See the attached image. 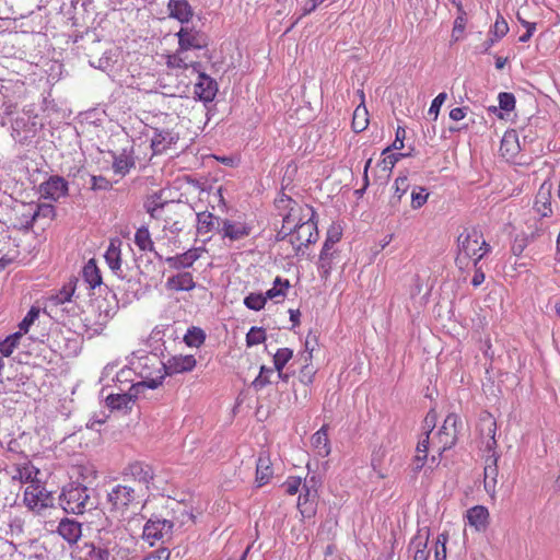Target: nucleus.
Returning <instances> with one entry per match:
<instances>
[{"mask_svg": "<svg viewBox=\"0 0 560 560\" xmlns=\"http://www.w3.org/2000/svg\"><path fill=\"white\" fill-rule=\"evenodd\" d=\"M174 523L159 517H151L147 521L142 530V539L151 547L158 542L164 544L172 537Z\"/></svg>", "mask_w": 560, "mask_h": 560, "instance_id": "7", "label": "nucleus"}, {"mask_svg": "<svg viewBox=\"0 0 560 560\" xmlns=\"http://www.w3.org/2000/svg\"><path fill=\"white\" fill-rule=\"evenodd\" d=\"M163 376L160 378H151L131 385L128 393L110 394L106 397V404L110 409L122 410L130 409L131 402L142 393L145 388H156L162 384Z\"/></svg>", "mask_w": 560, "mask_h": 560, "instance_id": "6", "label": "nucleus"}, {"mask_svg": "<svg viewBox=\"0 0 560 560\" xmlns=\"http://www.w3.org/2000/svg\"><path fill=\"white\" fill-rule=\"evenodd\" d=\"M520 149L517 136L515 131H506L503 135L500 145V152L503 156L513 158L517 154Z\"/></svg>", "mask_w": 560, "mask_h": 560, "instance_id": "32", "label": "nucleus"}, {"mask_svg": "<svg viewBox=\"0 0 560 560\" xmlns=\"http://www.w3.org/2000/svg\"><path fill=\"white\" fill-rule=\"evenodd\" d=\"M405 156H407L406 153H386L385 155H383V159L380 162V166H382L383 171L390 174L396 163Z\"/></svg>", "mask_w": 560, "mask_h": 560, "instance_id": "51", "label": "nucleus"}, {"mask_svg": "<svg viewBox=\"0 0 560 560\" xmlns=\"http://www.w3.org/2000/svg\"><path fill=\"white\" fill-rule=\"evenodd\" d=\"M302 479L300 477L291 476L284 481L283 487L289 495H294L300 491Z\"/></svg>", "mask_w": 560, "mask_h": 560, "instance_id": "60", "label": "nucleus"}, {"mask_svg": "<svg viewBox=\"0 0 560 560\" xmlns=\"http://www.w3.org/2000/svg\"><path fill=\"white\" fill-rule=\"evenodd\" d=\"M500 108L511 112L515 107V97L512 93L502 92L498 96Z\"/></svg>", "mask_w": 560, "mask_h": 560, "instance_id": "59", "label": "nucleus"}, {"mask_svg": "<svg viewBox=\"0 0 560 560\" xmlns=\"http://www.w3.org/2000/svg\"><path fill=\"white\" fill-rule=\"evenodd\" d=\"M447 98V94L445 92H442L438 94L434 100L431 103V106L429 108V114L434 116V119H436L441 106L444 104L445 100Z\"/></svg>", "mask_w": 560, "mask_h": 560, "instance_id": "61", "label": "nucleus"}, {"mask_svg": "<svg viewBox=\"0 0 560 560\" xmlns=\"http://www.w3.org/2000/svg\"><path fill=\"white\" fill-rule=\"evenodd\" d=\"M328 424H323L311 438V445L319 457H327L331 452L330 440L328 436Z\"/></svg>", "mask_w": 560, "mask_h": 560, "instance_id": "21", "label": "nucleus"}, {"mask_svg": "<svg viewBox=\"0 0 560 560\" xmlns=\"http://www.w3.org/2000/svg\"><path fill=\"white\" fill-rule=\"evenodd\" d=\"M121 241L119 238H112L109 245L104 254L106 264L113 271L120 270L121 267Z\"/></svg>", "mask_w": 560, "mask_h": 560, "instance_id": "28", "label": "nucleus"}, {"mask_svg": "<svg viewBox=\"0 0 560 560\" xmlns=\"http://www.w3.org/2000/svg\"><path fill=\"white\" fill-rule=\"evenodd\" d=\"M334 255L335 252L332 247L328 244H324L319 255V268L323 269L325 273H328L331 269Z\"/></svg>", "mask_w": 560, "mask_h": 560, "instance_id": "48", "label": "nucleus"}, {"mask_svg": "<svg viewBox=\"0 0 560 560\" xmlns=\"http://www.w3.org/2000/svg\"><path fill=\"white\" fill-rule=\"evenodd\" d=\"M509 32V25L505 19L499 14L495 19V22L491 28V33L494 37L493 40H499L503 38Z\"/></svg>", "mask_w": 560, "mask_h": 560, "instance_id": "50", "label": "nucleus"}, {"mask_svg": "<svg viewBox=\"0 0 560 560\" xmlns=\"http://www.w3.org/2000/svg\"><path fill=\"white\" fill-rule=\"evenodd\" d=\"M107 498L115 511L124 512L136 500V491L129 486L117 485L108 492Z\"/></svg>", "mask_w": 560, "mask_h": 560, "instance_id": "9", "label": "nucleus"}, {"mask_svg": "<svg viewBox=\"0 0 560 560\" xmlns=\"http://www.w3.org/2000/svg\"><path fill=\"white\" fill-rule=\"evenodd\" d=\"M406 139V130L404 127L398 126L396 129L395 140L390 147L383 150L382 155H385L390 150H401L404 148V141Z\"/></svg>", "mask_w": 560, "mask_h": 560, "instance_id": "55", "label": "nucleus"}, {"mask_svg": "<svg viewBox=\"0 0 560 560\" xmlns=\"http://www.w3.org/2000/svg\"><path fill=\"white\" fill-rule=\"evenodd\" d=\"M221 232L223 237L235 242L248 237L253 232V226L246 221L225 219L222 221Z\"/></svg>", "mask_w": 560, "mask_h": 560, "instance_id": "10", "label": "nucleus"}, {"mask_svg": "<svg viewBox=\"0 0 560 560\" xmlns=\"http://www.w3.org/2000/svg\"><path fill=\"white\" fill-rule=\"evenodd\" d=\"M448 541V535L442 533L438 536L434 549V560H446V544Z\"/></svg>", "mask_w": 560, "mask_h": 560, "instance_id": "52", "label": "nucleus"}, {"mask_svg": "<svg viewBox=\"0 0 560 560\" xmlns=\"http://www.w3.org/2000/svg\"><path fill=\"white\" fill-rule=\"evenodd\" d=\"M178 49L200 51L207 46L202 34L188 27H182L177 33Z\"/></svg>", "mask_w": 560, "mask_h": 560, "instance_id": "11", "label": "nucleus"}, {"mask_svg": "<svg viewBox=\"0 0 560 560\" xmlns=\"http://www.w3.org/2000/svg\"><path fill=\"white\" fill-rule=\"evenodd\" d=\"M21 337L22 334L20 331L7 337L5 340L0 342V353L4 357L11 355L14 349L16 348Z\"/></svg>", "mask_w": 560, "mask_h": 560, "instance_id": "47", "label": "nucleus"}, {"mask_svg": "<svg viewBox=\"0 0 560 560\" xmlns=\"http://www.w3.org/2000/svg\"><path fill=\"white\" fill-rule=\"evenodd\" d=\"M436 418V412L434 410H430L427 413L423 425L425 432L420 435L416 447L419 453H429V450H432V429L435 427Z\"/></svg>", "mask_w": 560, "mask_h": 560, "instance_id": "24", "label": "nucleus"}, {"mask_svg": "<svg viewBox=\"0 0 560 560\" xmlns=\"http://www.w3.org/2000/svg\"><path fill=\"white\" fill-rule=\"evenodd\" d=\"M312 360V351L305 355V364L302 366L300 373H299V380L305 384L311 385L314 382V377L316 374V369L312 363H310Z\"/></svg>", "mask_w": 560, "mask_h": 560, "instance_id": "42", "label": "nucleus"}, {"mask_svg": "<svg viewBox=\"0 0 560 560\" xmlns=\"http://www.w3.org/2000/svg\"><path fill=\"white\" fill-rule=\"evenodd\" d=\"M199 51L177 49L176 52L168 55L166 58V65L168 68H191L194 72L198 73L202 71Z\"/></svg>", "mask_w": 560, "mask_h": 560, "instance_id": "8", "label": "nucleus"}, {"mask_svg": "<svg viewBox=\"0 0 560 560\" xmlns=\"http://www.w3.org/2000/svg\"><path fill=\"white\" fill-rule=\"evenodd\" d=\"M172 207H174L173 202H164L150 208L148 211L152 218L165 220V214Z\"/></svg>", "mask_w": 560, "mask_h": 560, "instance_id": "58", "label": "nucleus"}, {"mask_svg": "<svg viewBox=\"0 0 560 560\" xmlns=\"http://www.w3.org/2000/svg\"><path fill=\"white\" fill-rule=\"evenodd\" d=\"M459 424V416L452 412L446 416L443 424L436 431L432 430V452H436L439 458L455 445Z\"/></svg>", "mask_w": 560, "mask_h": 560, "instance_id": "4", "label": "nucleus"}, {"mask_svg": "<svg viewBox=\"0 0 560 560\" xmlns=\"http://www.w3.org/2000/svg\"><path fill=\"white\" fill-rule=\"evenodd\" d=\"M390 451H394V447L389 440L387 442H382L373 450L371 465L374 470H381L383 468L384 460Z\"/></svg>", "mask_w": 560, "mask_h": 560, "instance_id": "33", "label": "nucleus"}, {"mask_svg": "<svg viewBox=\"0 0 560 560\" xmlns=\"http://www.w3.org/2000/svg\"><path fill=\"white\" fill-rule=\"evenodd\" d=\"M170 16L180 23H187L192 19L194 10L188 0H170L167 4Z\"/></svg>", "mask_w": 560, "mask_h": 560, "instance_id": "26", "label": "nucleus"}, {"mask_svg": "<svg viewBox=\"0 0 560 560\" xmlns=\"http://www.w3.org/2000/svg\"><path fill=\"white\" fill-rule=\"evenodd\" d=\"M273 476L272 463L269 454L260 453L256 464L255 482L257 487L267 485Z\"/></svg>", "mask_w": 560, "mask_h": 560, "instance_id": "23", "label": "nucleus"}, {"mask_svg": "<svg viewBox=\"0 0 560 560\" xmlns=\"http://www.w3.org/2000/svg\"><path fill=\"white\" fill-rule=\"evenodd\" d=\"M129 471L132 478L139 483L144 485L147 489L154 479L153 468L143 463L137 462L129 465Z\"/></svg>", "mask_w": 560, "mask_h": 560, "instance_id": "27", "label": "nucleus"}, {"mask_svg": "<svg viewBox=\"0 0 560 560\" xmlns=\"http://www.w3.org/2000/svg\"><path fill=\"white\" fill-rule=\"evenodd\" d=\"M292 357L293 351L289 348H280L277 350L273 355V369L278 372L277 376H282V370Z\"/></svg>", "mask_w": 560, "mask_h": 560, "instance_id": "41", "label": "nucleus"}, {"mask_svg": "<svg viewBox=\"0 0 560 560\" xmlns=\"http://www.w3.org/2000/svg\"><path fill=\"white\" fill-rule=\"evenodd\" d=\"M197 361L192 354L174 355L164 364L167 374L190 372L196 368Z\"/></svg>", "mask_w": 560, "mask_h": 560, "instance_id": "20", "label": "nucleus"}, {"mask_svg": "<svg viewBox=\"0 0 560 560\" xmlns=\"http://www.w3.org/2000/svg\"><path fill=\"white\" fill-rule=\"evenodd\" d=\"M485 278H486V276H485L483 271L481 270V268L475 267V275L471 279V284L474 287H478L485 281Z\"/></svg>", "mask_w": 560, "mask_h": 560, "instance_id": "64", "label": "nucleus"}, {"mask_svg": "<svg viewBox=\"0 0 560 560\" xmlns=\"http://www.w3.org/2000/svg\"><path fill=\"white\" fill-rule=\"evenodd\" d=\"M266 340V331L261 327H252L246 335L247 347L258 346Z\"/></svg>", "mask_w": 560, "mask_h": 560, "instance_id": "49", "label": "nucleus"}, {"mask_svg": "<svg viewBox=\"0 0 560 560\" xmlns=\"http://www.w3.org/2000/svg\"><path fill=\"white\" fill-rule=\"evenodd\" d=\"M203 252V247H192L183 254L167 257L165 261L172 269H187L190 268L201 257Z\"/></svg>", "mask_w": 560, "mask_h": 560, "instance_id": "14", "label": "nucleus"}, {"mask_svg": "<svg viewBox=\"0 0 560 560\" xmlns=\"http://www.w3.org/2000/svg\"><path fill=\"white\" fill-rule=\"evenodd\" d=\"M395 192L394 197L397 198V201H400L402 196L407 192L409 188V180L407 176H398L395 179L394 184Z\"/></svg>", "mask_w": 560, "mask_h": 560, "instance_id": "56", "label": "nucleus"}, {"mask_svg": "<svg viewBox=\"0 0 560 560\" xmlns=\"http://www.w3.org/2000/svg\"><path fill=\"white\" fill-rule=\"evenodd\" d=\"M429 192L427 188L422 186L415 187L411 191V208L420 209L428 201Z\"/></svg>", "mask_w": 560, "mask_h": 560, "instance_id": "46", "label": "nucleus"}, {"mask_svg": "<svg viewBox=\"0 0 560 560\" xmlns=\"http://www.w3.org/2000/svg\"><path fill=\"white\" fill-rule=\"evenodd\" d=\"M369 126V112L364 104H360L353 112L352 129L354 132H362Z\"/></svg>", "mask_w": 560, "mask_h": 560, "instance_id": "35", "label": "nucleus"}, {"mask_svg": "<svg viewBox=\"0 0 560 560\" xmlns=\"http://www.w3.org/2000/svg\"><path fill=\"white\" fill-rule=\"evenodd\" d=\"M82 276L91 289H95L102 284L101 271L94 258L90 259L83 267Z\"/></svg>", "mask_w": 560, "mask_h": 560, "instance_id": "31", "label": "nucleus"}, {"mask_svg": "<svg viewBox=\"0 0 560 560\" xmlns=\"http://www.w3.org/2000/svg\"><path fill=\"white\" fill-rule=\"evenodd\" d=\"M77 474V483L86 486L92 485L97 479V470L92 464H81L74 467Z\"/></svg>", "mask_w": 560, "mask_h": 560, "instance_id": "30", "label": "nucleus"}, {"mask_svg": "<svg viewBox=\"0 0 560 560\" xmlns=\"http://www.w3.org/2000/svg\"><path fill=\"white\" fill-rule=\"evenodd\" d=\"M135 166L133 159L126 154L121 153L115 156L113 162V170L116 174L125 176L129 171Z\"/></svg>", "mask_w": 560, "mask_h": 560, "instance_id": "37", "label": "nucleus"}, {"mask_svg": "<svg viewBox=\"0 0 560 560\" xmlns=\"http://www.w3.org/2000/svg\"><path fill=\"white\" fill-rule=\"evenodd\" d=\"M215 224V217L208 211L197 213V233L199 235H208L212 232Z\"/></svg>", "mask_w": 560, "mask_h": 560, "instance_id": "34", "label": "nucleus"}, {"mask_svg": "<svg viewBox=\"0 0 560 560\" xmlns=\"http://www.w3.org/2000/svg\"><path fill=\"white\" fill-rule=\"evenodd\" d=\"M273 375H275L273 368H268V366L261 365L258 376L252 382V387L257 392L261 390L267 385L272 383Z\"/></svg>", "mask_w": 560, "mask_h": 560, "instance_id": "38", "label": "nucleus"}, {"mask_svg": "<svg viewBox=\"0 0 560 560\" xmlns=\"http://www.w3.org/2000/svg\"><path fill=\"white\" fill-rule=\"evenodd\" d=\"M342 237V228L339 224H332L327 231V237L324 244H328L331 247L338 243Z\"/></svg>", "mask_w": 560, "mask_h": 560, "instance_id": "57", "label": "nucleus"}, {"mask_svg": "<svg viewBox=\"0 0 560 560\" xmlns=\"http://www.w3.org/2000/svg\"><path fill=\"white\" fill-rule=\"evenodd\" d=\"M288 207L278 238L292 246V255H299L318 238L316 212L310 205H300L291 198H288Z\"/></svg>", "mask_w": 560, "mask_h": 560, "instance_id": "1", "label": "nucleus"}, {"mask_svg": "<svg viewBox=\"0 0 560 560\" xmlns=\"http://www.w3.org/2000/svg\"><path fill=\"white\" fill-rule=\"evenodd\" d=\"M465 116H466L465 107H455V108H452L450 112V118L455 121L464 119Z\"/></svg>", "mask_w": 560, "mask_h": 560, "instance_id": "63", "label": "nucleus"}, {"mask_svg": "<svg viewBox=\"0 0 560 560\" xmlns=\"http://www.w3.org/2000/svg\"><path fill=\"white\" fill-rule=\"evenodd\" d=\"M38 469L31 463H24L16 468V474L13 476L14 479H19L21 482H33Z\"/></svg>", "mask_w": 560, "mask_h": 560, "instance_id": "40", "label": "nucleus"}, {"mask_svg": "<svg viewBox=\"0 0 560 560\" xmlns=\"http://www.w3.org/2000/svg\"><path fill=\"white\" fill-rule=\"evenodd\" d=\"M135 243L142 252H153L154 243L151 238L149 230L144 226L139 228L135 234Z\"/></svg>", "mask_w": 560, "mask_h": 560, "instance_id": "36", "label": "nucleus"}, {"mask_svg": "<svg viewBox=\"0 0 560 560\" xmlns=\"http://www.w3.org/2000/svg\"><path fill=\"white\" fill-rule=\"evenodd\" d=\"M39 215L52 218L55 215V208L51 205H39L36 207L32 220L35 221Z\"/></svg>", "mask_w": 560, "mask_h": 560, "instance_id": "62", "label": "nucleus"}, {"mask_svg": "<svg viewBox=\"0 0 560 560\" xmlns=\"http://www.w3.org/2000/svg\"><path fill=\"white\" fill-rule=\"evenodd\" d=\"M39 192L45 199L57 201L68 194V183L60 176H51L40 184Z\"/></svg>", "mask_w": 560, "mask_h": 560, "instance_id": "12", "label": "nucleus"}, {"mask_svg": "<svg viewBox=\"0 0 560 560\" xmlns=\"http://www.w3.org/2000/svg\"><path fill=\"white\" fill-rule=\"evenodd\" d=\"M429 460V453H419V451L416 450V454L411 459L410 468L411 471L417 475L419 474L423 467L425 466L427 462Z\"/></svg>", "mask_w": 560, "mask_h": 560, "instance_id": "54", "label": "nucleus"}, {"mask_svg": "<svg viewBox=\"0 0 560 560\" xmlns=\"http://www.w3.org/2000/svg\"><path fill=\"white\" fill-rule=\"evenodd\" d=\"M196 282L191 272L183 271L167 278L165 288L170 292H189L194 290Z\"/></svg>", "mask_w": 560, "mask_h": 560, "instance_id": "19", "label": "nucleus"}, {"mask_svg": "<svg viewBox=\"0 0 560 560\" xmlns=\"http://www.w3.org/2000/svg\"><path fill=\"white\" fill-rule=\"evenodd\" d=\"M458 253L456 264L459 268H467L469 262L477 267L478 262L490 252L481 231L477 229L464 230L458 238Z\"/></svg>", "mask_w": 560, "mask_h": 560, "instance_id": "3", "label": "nucleus"}, {"mask_svg": "<svg viewBox=\"0 0 560 560\" xmlns=\"http://www.w3.org/2000/svg\"><path fill=\"white\" fill-rule=\"evenodd\" d=\"M466 24H467V14H466L465 10L457 11V16L454 21V25H453V30H452V39L454 42H458L462 38L463 33L466 28Z\"/></svg>", "mask_w": 560, "mask_h": 560, "instance_id": "44", "label": "nucleus"}, {"mask_svg": "<svg viewBox=\"0 0 560 560\" xmlns=\"http://www.w3.org/2000/svg\"><path fill=\"white\" fill-rule=\"evenodd\" d=\"M267 303L266 294L261 293H249L244 299V304L247 308L253 311H260L265 307Z\"/></svg>", "mask_w": 560, "mask_h": 560, "instance_id": "45", "label": "nucleus"}, {"mask_svg": "<svg viewBox=\"0 0 560 560\" xmlns=\"http://www.w3.org/2000/svg\"><path fill=\"white\" fill-rule=\"evenodd\" d=\"M24 502L31 510H42L46 506L43 491L38 486L30 485L24 491Z\"/></svg>", "mask_w": 560, "mask_h": 560, "instance_id": "29", "label": "nucleus"}, {"mask_svg": "<svg viewBox=\"0 0 560 560\" xmlns=\"http://www.w3.org/2000/svg\"><path fill=\"white\" fill-rule=\"evenodd\" d=\"M467 520L477 532L486 530L489 525V511L483 505H475L467 511Z\"/></svg>", "mask_w": 560, "mask_h": 560, "instance_id": "25", "label": "nucleus"}, {"mask_svg": "<svg viewBox=\"0 0 560 560\" xmlns=\"http://www.w3.org/2000/svg\"><path fill=\"white\" fill-rule=\"evenodd\" d=\"M551 189L552 184L549 182H544L536 195L534 208L536 212L542 217H550L552 214L551 207Z\"/></svg>", "mask_w": 560, "mask_h": 560, "instance_id": "17", "label": "nucleus"}, {"mask_svg": "<svg viewBox=\"0 0 560 560\" xmlns=\"http://www.w3.org/2000/svg\"><path fill=\"white\" fill-rule=\"evenodd\" d=\"M316 499L317 489L305 482L298 499V509L303 518H311L316 514Z\"/></svg>", "mask_w": 560, "mask_h": 560, "instance_id": "13", "label": "nucleus"}, {"mask_svg": "<svg viewBox=\"0 0 560 560\" xmlns=\"http://www.w3.org/2000/svg\"><path fill=\"white\" fill-rule=\"evenodd\" d=\"M197 74L198 81L195 84V95L203 102L213 101L218 92L217 82L202 71L198 72Z\"/></svg>", "mask_w": 560, "mask_h": 560, "instance_id": "15", "label": "nucleus"}, {"mask_svg": "<svg viewBox=\"0 0 560 560\" xmlns=\"http://www.w3.org/2000/svg\"><path fill=\"white\" fill-rule=\"evenodd\" d=\"M59 500L61 508L72 514H83L93 505L88 487L79 483L65 487Z\"/></svg>", "mask_w": 560, "mask_h": 560, "instance_id": "5", "label": "nucleus"}, {"mask_svg": "<svg viewBox=\"0 0 560 560\" xmlns=\"http://www.w3.org/2000/svg\"><path fill=\"white\" fill-rule=\"evenodd\" d=\"M480 432L486 438V448L490 453L486 457V465L483 469V486L487 493H489L491 497H494L499 475V455L495 452L497 422L495 419L490 413H486L480 418Z\"/></svg>", "mask_w": 560, "mask_h": 560, "instance_id": "2", "label": "nucleus"}, {"mask_svg": "<svg viewBox=\"0 0 560 560\" xmlns=\"http://www.w3.org/2000/svg\"><path fill=\"white\" fill-rule=\"evenodd\" d=\"M206 340V335L201 328L191 327L184 336V341L188 347H200Z\"/></svg>", "mask_w": 560, "mask_h": 560, "instance_id": "43", "label": "nucleus"}, {"mask_svg": "<svg viewBox=\"0 0 560 560\" xmlns=\"http://www.w3.org/2000/svg\"><path fill=\"white\" fill-rule=\"evenodd\" d=\"M57 532L67 542L73 545L77 544L82 536V525L74 520L66 517L59 522Z\"/></svg>", "mask_w": 560, "mask_h": 560, "instance_id": "22", "label": "nucleus"}, {"mask_svg": "<svg viewBox=\"0 0 560 560\" xmlns=\"http://www.w3.org/2000/svg\"><path fill=\"white\" fill-rule=\"evenodd\" d=\"M430 529H419L411 539L409 548L413 551V560H429L431 550L428 549Z\"/></svg>", "mask_w": 560, "mask_h": 560, "instance_id": "18", "label": "nucleus"}, {"mask_svg": "<svg viewBox=\"0 0 560 560\" xmlns=\"http://www.w3.org/2000/svg\"><path fill=\"white\" fill-rule=\"evenodd\" d=\"M178 140V135L168 129H154L151 138V148L153 154H162L175 144Z\"/></svg>", "mask_w": 560, "mask_h": 560, "instance_id": "16", "label": "nucleus"}, {"mask_svg": "<svg viewBox=\"0 0 560 560\" xmlns=\"http://www.w3.org/2000/svg\"><path fill=\"white\" fill-rule=\"evenodd\" d=\"M39 316V310L35 306L31 307V310L27 312L25 317L22 319V322L19 325L20 332L26 334L30 329V327L34 324L35 319Z\"/></svg>", "mask_w": 560, "mask_h": 560, "instance_id": "53", "label": "nucleus"}, {"mask_svg": "<svg viewBox=\"0 0 560 560\" xmlns=\"http://www.w3.org/2000/svg\"><path fill=\"white\" fill-rule=\"evenodd\" d=\"M290 288V282L288 279H282L277 277L273 281V287L266 292L267 300H273L277 298H284L288 289Z\"/></svg>", "mask_w": 560, "mask_h": 560, "instance_id": "39", "label": "nucleus"}]
</instances>
